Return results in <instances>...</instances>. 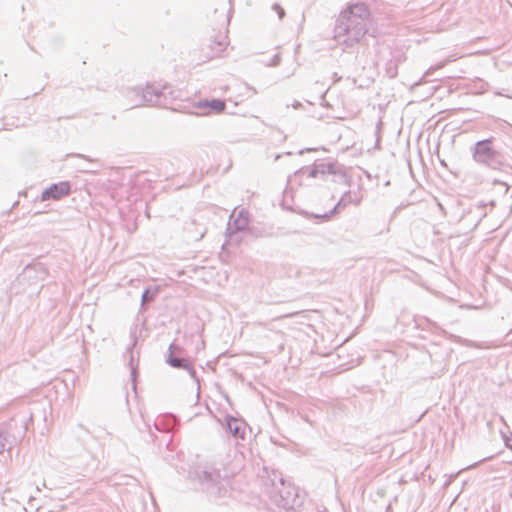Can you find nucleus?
<instances>
[{"label": "nucleus", "mask_w": 512, "mask_h": 512, "mask_svg": "<svg viewBox=\"0 0 512 512\" xmlns=\"http://www.w3.org/2000/svg\"><path fill=\"white\" fill-rule=\"evenodd\" d=\"M228 47V30L222 27L215 31L208 40L205 48L203 49L204 57L206 60H212L221 57Z\"/></svg>", "instance_id": "obj_1"}, {"label": "nucleus", "mask_w": 512, "mask_h": 512, "mask_svg": "<svg viewBox=\"0 0 512 512\" xmlns=\"http://www.w3.org/2000/svg\"><path fill=\"white\" fill-rule=\"evenodd\" d=\"M71 192V186L70 183L67 181H63L57 184H53L49 188H47L43 193L41 194V200H60L61 198L69 195Z\"/></svg>", "instance_id": "obj_2"}, {"label": "nucleus", "mask_w": 512, "mask_h": 512, "mask_svg": "<svg viewBox=\"0 0 512 512\" xmlns=\"http://www.w3.org/2000/svg\"><path fill=\"white\" fill-rule=\"evenodd\" d=\"M494 154V150L491 145V141L485 140L480 141L476 144L475 147V155L481 160H487L492 157Z\"/></svg>", "instance_id": "obj_3"}, {"label": "nucleus", "mask_w": 512, "mask_h": 512, "mask_svg": "<svg viewBox=\"0 0 512 512\" xmlns=\"http://www.w3.org/2000/svg\"><path fill=\"white\" fill-rule=\"evenodd\" d=\"M197 107L200 109H211L217 113H220L225 109L226 104L223 100L213 99L211 101L199 102Z\"/></svg>", "instance_id": "obj_4"}, {"label": "nucleus", "mask_w": 512, "mask_h": 512, "mask_svg": "<svg viewBox=\"0 0 512 512\" xmlns=\"http://www.w3.org/2000/svg\"><path fill=\"white\" fill-rule=\"evenodd\" d=\"M168 362L171 366L176 367V368H180V367L187 368L188 367V364L185 363L184 360H181L178 358H170Z\"/></svg>", "instance_id": "obj_5"}, {"label": "nucleus", "mask_w": 512, "mask_h": 512, "mask_svg": "<svg viewBox=\"0 0 512 512\" xmlns=\"http://www.w3.org/2000/svg\"><path fill=\"white\" fill-rule=\"evenodd\" d=\"M152 94H155L157 97L159 96V94L153 89V88H147L146 91H145V97L151 101L152 100Z\"/></svg>", "instance_id": "obj_6"}, {"label": "nucleus", "mask_w": 512, "mask_h": 512, "mask_svg": "<svg viewBox=\"0 0 512 512\" xmlns=\"http://www.w3.org/2000/svg\"><path fill=\"white\" fill-rule=\"evenodd\" d=\"M238 425H239V423H238V421H237V420H235V419H233V420H231V421H229V422H228V426H229V428H230L231 430H233L235 433H237V432H238V429H239Z\"/></svg>", "instance_id": "obj_7"}, {"label": "nucleus", "mask_w": 512, "mask_h": 512, "mask_svg": "<svg viewBox=\"0 0 512 512\" xmlns=\"http://www.w3.org/2000/svg\"><path fill=\"white\" fill-rule=\"evenodd\" d=\"M4 449V443L2 442V440L0 439V452L3 451Z\"/></svg>", "instance_id": "obj_8"}]
</instances>
